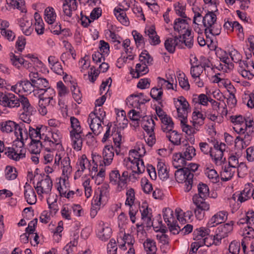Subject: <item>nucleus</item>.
<instances>
[{
    "label": "nucleus",
    "instance_id": "f257e3e1",
    "mask_svg": "<svg viewBox=\"0 0 254 254\" xmlns=\"http://www.w3.org/2000/svg\"><path fill=\"white\" fill-rule=\"evenodd\" d=\"M72 130L70 131V136L72 141V146L73 149L80 150L82 146L83 132L79 121L74 117H71L70 119Z\"/></svg>",
    "mask_w": 254,
    "mask_h": 254
},
{
    "label": "nucleus",
    "instance_id": "f03ea898",
    "mask_svg": "<svg viewBox=\"0 0 254 254\" xmlns=\"http://www.w3.org/2000/svg\"><path fill=\"white\" fill-rule=\"evenodd\" d=\"M139 60L141 64H137L136 65L135 71L136 73V76L131 71V74L133 75V77L134 78H139L140 76V74L144 75L149 71L147 65L152 64L153 58L149 54L147 51L144 50L140 54Z\"/></svg>",
    "mask_w": 254,
    "mask_h": 254
},
{
    "label": "nucleus",
    "instance_id": "7ed1b4c3",
    "mask_svg": "<svg viewBox=\"0 0 254 254\" xmlns=\"http://www.w3.org/2000/svg\"><path fill=\"white\" fill-rule=\"evenodd\" d=\"M176 181L179 183H185V190L189 192L192 187L193 174L188 168L178 169L175 173Z\"/></svg>",
    "mask_w": 254,
    "mask_h": 254
},
{
    "label": "nucleus",
    "instance_id": "20e7f679",
    "mask_svg": "<svg viewBox=\"0 0 254 254\" xmlns=\"http://www.w3.org/2000/svg\"><path fill=\"white\" fill-rule=\"evenodd\" d=\"M234 221H231L227 223L220 225L215 231V234L213 237V245L219 246L221 243V240L226 237H227L229 234L230 233L233 229Z\"/></svg>",
    "mask_w": 254,
    "mask_h": 254
},
{
    "label": "nucleus",
    "instance_id": "39448f33",
    "mask_svg": "<svg viewBox=\"0 0 254 254\" xmlns=\"http://www.w3.org/2000/svg\"><path fill=\"white\" fill-rule=\"evenodd\" d=\"M34 187L39 195L50 194L53 188V181L49 175H46Z\"/></svg>",
    "mask_w": 254,
    "mask_h": 254
},
{
    "label": "nucleus",
    "instance_id": "423d86ee",
    "mask_svg": "<svg viewBox=\"0 0 254 254\" xmlns=\"http://www.w3.org/2000/svg\"><path fill=\"white\" fill-rule=\"evenodd\" d=\"M174 103L177 109L178 117L182 119V123L185 122L188 117L190 105L183 96H180L177 101L174 99Z\"/></svg>",
    "mask_w": 254,
    "mask_h": 254
},
{
    "label": "nucleus",
    "instance_id": "0eeeda50",
    "mask_svg": "<svg viewBox=\"0 0 254 254\" xmlns=\"http://www.w3.org/2000/svg\"><path fill=\"white\" fill-rule=\"evenodd\" d=\"M102 119L98 116V113L94 111L91 113L88 118V122L90 123V127L93 133L98 135L102 130L101 122H103Z\"/></svg>",
    "mask_w": 254,
    "mask_h": 254
},
{
    "label": "nucleus",
    "instance_id": "6e6552de",
    "mask_svg": "<svg viewBox=\"0 0 254 254\" xmlns=\"http://www.w3.org/2000/svg\"><path fill=\"white\" fill-rule=\"evenodd\" d=\"M0 105L4 107L9 108L19 107L18 97L9 93H2L1 97H0Z\"/></svg>",
    "mask_w": 254,
    "mask_h": 254
},
{
    "label": "nucleus",
    "instance_id": "1a4fd4ad",
    "mask_svg": "<svg viewBox=\"0 0 254 254\" xmlns=\"http://www.w3.org/2000/svg\"><path fill=\"white\" fill-rule=\"evenodd\" d=\"M108 191L106 186L102 187L100 189L95 192L93 201L92 205L100 206L104 201H105L108 197Z\"/></svg>",
    "mask_w": 254,
    "mask_h": 254
},
{
    "label": "nucleus",
    "instance_id": "9d476101",
    "mask_svg": "<svg viewBox=\"0 0 254 254\" xmlns=\"http://www.w3.org/2000/svg\"><path fill=\"white\" fill-rule=\"evenodd\" d=\"M4 154L9 159L15 161H18L21 158L25 157L26 149H15L8 147L5 149Z\"/></svg>",
    "mask_w": 254,
    "mask_h": 254
},
{
    "label": "nucleus",
    "instance_id": "9b49d317",
    "mask_svg": "<svg viewBox=\"0 0 254 254\" xmlns=\"http://www.w3.org/2000/svg\"><path fill=\"white\" fill-rule=\"evenodd\" d=\"M24 190V197L27 202L30 205L35 204L37 202V196L31 186L26 183Z\"/></svg>",
    "mask_w": 254,
    "mask_h": 254
},
{
    "label": "nucleus",
    "instance_id": "f8f14e48",
    "mask_svg": "<svg viewBox=\"0 0 254 254\" xmlns=\"http://www.w3.org/2000/svg\"><path fill=\"white\" fill-rule=\"evenodd\" d=\"M227 219V212L221 211L214 215L209 220L207 226L208 228L213 227L222 223Z\"/></svg>",
    "mask_w": 254,
    "mask_h": 254
},
{
    "label": "nucleus",
    "instance_id": "ddd939ff",
    "mask_svg": "<svg viewBox=\"0 0 254 254\" xmlns=\"http://www.w3.org/2000/svg\"><path fill=\"white\" fill-rule=\"evenodd\" d=\"M210 25L204 27V33L206 38L210 39L211 42H212L213 40L211 39L210 35L213 36L219 35L221 31V25L217 21Z\"/></svg>",
    "mask_w": 254,
    "mask_h": 254
},
{
    "label": "nucleus",
    "instance_id": "4468645a",
    "mask_svg": "<svg viewBox=\"0 0 254 254\" xmlns=\"http://www.w3.org/2000/svg\"><path fill=\"white\" fill-rule=\"evenodd\" d=\"M100 229L98 231V237L102 241H106L109 239L112 235V229L106 225L103 222L99 223Z\"/></svg>",
    "mask_w": 254,
    "mask_h": 254
},
{
    "label": "nucleus",
    "instance_id": "2eb2a0df",
    "mask_svg": "<svg viewBox=\"0 0 254 254\" xmlns=\"http://www.w3.org/2000/svg\"><path fill=\"white\" fill-rule=\"evenodd\" d=\"M114 156V148L113 145H106L103 150V157L105 166H108L112 162Z\"/></svg>",
    "mask_w": 254,
    "mask_h": 254
},
{
    "label": "nucleus",
    "instance_id": "dca6fc26",
    "mask_svg": "<svg viewBox=\"0 0 254 254\" xmlns=\"http://www.w3.org/2000/svg\"><path fill=\"white\" fill-rule=\"evenodd\" d=\"M186 18H176L174 23V29L179 34H184L188 28L189 25Z\"/></svg>",
    "mask_w": 254,
    "mask_h": 254
},
{
    "label": "nucleus",
    "instance_id": "f3484780",
    "mask_svg": "<svg viewBox=\"0 0 254 254\" xmlns=\"http://www.w3.org/2000/svg\"><path fill=\"white\" fill-rule=\"evenodd\" d=\"M140 124L146 133H151L154 131L155 122L154 120L146 116L142 117Z\"/></svg>",
    "mask_w": 254,
    "mask_h": 254
},
{
    "label": "nucleus",
    "instance_id": "a211bd4d",
    "mask_svg": "<svg viewBox=\"0 0 254 254\" xmlns=\"http://www.w3.org/2000/svg\"><path fill=\"white\" fill-rule=\"evenodd\" d=\"M18 23L21 27L23 33L26 36L31 35L33 31V28L32 27V22L23 17L18 20Z\"/></svg>",
    "mask_w": 254,
    "mask_h": 254
},
{
    "label": "nucleus",
    "instance_id": "6ab92c4d",
    "mask_svg": "<svg viewBox=\"0 0 254 254\" xmlns=\"http://www.w3.org/2000/svg\"><path fill=\"white\" fill-rule=\"evenodd\" d=\"M12 90L18 89L20 91L22 90L25 92H31L33 91L34 85L33 84L28 80L20 81L17 83L16 85L12 86Z\"/></svg>",
    "mask_w": 254,
    "mask_h": 254
},
{
    "label": "nucleus",
    "instance_id": "aec40b11",
    "mask_svg": "<svg viewBox=\"0 0 254 254\" xmlns=\"http://www.w3.org/2000/svg\"><path fill=\"white\" fill-rule=\"evenodd\" d=\"M145 33L148 36L151 45L155 46L160 43V37L157 35L154 26H151L148 29H145Z\"/></svg>",
    "mask_w": 254,
    "mask_h": 254
},
{
    "label": "nucleus",
    "instance_id": "412c9836",
    "mask_svg": "<svg viewBox=\"0 0 254 254\" xmlns=\"http://www.w3.org/2000/svg\"><path fill=\"white\" fill-rule=\"evenodd\" d=\"M183 156L187 160H191L195 156V149L192 146L190 145L188 143L184 144L182 147Z\"/></svg>",
    "mask_w": 254,
    "mask_h": 254
},
{
    "label": "nucleus",
    "instance_id": "4be33fe9",
    "mask_svg": "<svg viewBox=\"0 0 254 254\" xmlns=\"http://www.w3.org/2000/svg\"><path fill=\"white\" fill-rule=\"evenodd\" d=\"M224 151H213V149H212L211 151H210V156L216 165H222L226 161L225 158L223 157Z\"/></svg>",
    "mask_w": 254,
    "mask_h": 254
},
{
    "label": "nucleus",
    "instance_id": "5701e85b",
    "mask_svg": "<svg viewBox=\"0 0 254 254\" xmlns=\"http://www.w3.org/2000/svg\"><path fill=\"white\" fill-rule=\"evenodd\" d=\"M18 102L19 105L20 104L22 105V108L24 111L28 114L35 112V109L31 105L27 98L23 96H19L18 97Z\"/></svg>",
    "mask_w": 254,
    "mask_h": 254
},
{
    "label": "nucleus",
    "instance_id": "b1692460",
    "mask_svg": "<svg viewBox=\"0 0 254 254\" xmlns=\"http://www.w3.org/2000/svg\"><path fill=\"white\" fill-rule=\"evenodd\" d=\"M191 29H187L185 33L182 34V40H179L182 43H184L189 49L191 48L193 44V36L191 35Z\"/></svg>",
    "mask_w": 254,
    "mask_h": 254
},
{
    "label": "nucleus",
    "instance_id": "393cba45",
    "mask_svg": "<svg viewBox=\"0 0 254 254\" xmlns=\"http://www.w3.org/2000/svg\"><path fill=\"white\" fill-rule=\"evenodd\" d=\"M205 199L204 198H200V197H197L196 195H193L192 197L193 202L197 208L205 211H208L209 210L210 205L205 201Z\"/></svg>",
    "mask_w": 254,
    "mask_h": 254
},
{
    "label": "nucleus",
    "instance_id": "a878e982",
    "mask_svg": "<svg viewBox=\"0 0 254 254\" xmlns=\"http://www.w3.org/2000/svg\"><path fill=\"white\" fill-rule=\"evenodd\" d=\"M166 137L175 145H179L181 144V134L174 130L166 132Z\"/></svg>",
    "mask_w": 254,
    "mask_h": 254
},
{
    "label": "nucleus",
    "instance_id": "bb28decb",
    "mask_svg": "<svg viewBox=\"0 0 254 254\" xmlns=\"http://www.w3.org/2000/svg\"><path fill=\"white\" fill-rule=\"evenodd\" d=\"M210 230L208 228L200 227L195 229L193 232L194 240L199 241H202V239H205V237L209 235Z\"/></svg>",
    "mask_w": 254,
    "mask_h": 254
},
{
    "label": "nucleus",
    "instance_id": "cd10ccee",
    "mask_svg": "<svg viewBox=\"0 0 254 254\" xmlns=\"http://www.w3.org/2000/svg\"><path fill=\"white\" fill-rule=\"evenodd\" d=\"M221 173V180L223 181H228L230 180L234 176L236 172V169L232 168L230 166H225L222 168Z\"/></svg>",
    "mask_w": 254,
    "mask_h": 254
},
{
    "label": "nucleus",
    "instance_id": "c85d7f7f",
    "mask_svg": "<svg viewBox=\"0 0 254 254\" xmlns=\"http://www.w3.org/2000/svg\"><path fill=\"white\" fill-rule=\"evenodd\" d=\"M114 14L118 20L125 25H127L129 24L128 19L125 10L121 8H115L114 9Z\"/></svg>",
    "mask_w": 254,
    "mask_h": 254
},
{
    "label": "nucleus",
    "instance_id": "c756f323",
    "mask_svg": "<svg viewBox=\"0 0 254 254\" xmlns=\"http://www.w3.org/2000/svg\"><path fill=\"white\" fill-rule=\"evenodd\" d=\"M162 123L161 129L164 132H168L174 127V124L172 118L167 116L161 120Z\"/></svg>",
    "mask_w": 254,
    "mask_h": 254
},
{
    "label": "nucleus",
    "instance_id": "7c9ffc66",
    "mask_svg": "<svg viewBox=\"0 0 254 254\" xmlns=\"http://www.w3.org/2000/svg\"><path fill=\"white\" fill-rule=\"evenodd\" d=\"M40 129L41 128L38 127H37L36 128H34L32 127H29V136L31 139V142L34 143H40V139L41 138Z\"/></svg>",
    "mask_w": 254,
    "mask_h": 254
},
{
    "label": "nucleus",
    "instance_id": "2f4dec72",
    "mask_svg": "<svg viewBox=\"0 0 254 254\" xmlns=\"http://www.w3.org/2000/svg\"><path fill=\"white\" fill-rule=\"evenodd\" d=\"M197 190L198 194L194 195L200 198H206L209 195V189L206 184L199 183L197 185Z\"/></svg>",
    "mask_w": 254,
    "mask_h": 254
},
{
    "label": "nucleus",
    "instance_id": "473e14b6",
    "mask_svg": "<svg viewBox=\"0 0 254 254\" xmlns=\"http://www.w3.org/2000/svg\"><path fill=\"white\" fill-rule=\"evenodd\" d=\"M44 93H41L39 95V98L47 99L49 102L51 103V105L53 106L55 102H53V98L56 95V92L54 89L48 87L44 90Z\"/></svg>",
    "mask_w": 254,
    "mask_h": 254
},
{
    "label": "nucleus",
    "instance_id": "72a5a7b5",
    "mask_svg": "<svg viewBox=\"0 0 254 254\" xmlns=\"http://www.w3.org/2000/svg\"><path fill=\"white\" fill-rule=\"evenodd\" d=\"M158 176L161 180L164 181L169 178V172L165 164L162 162H158L157 166Z\"/></svg>",
    "mask_w": 254,
    "mask_h": 254
},
{
    "label": "nucleus",
    "instance_id": "f704fd0d",
    "mask_svg": "<svg viewBox=\"0 0 254 254\" xmlns=\"http://www.w3.org/2000/svg\"><path fill=\"white\" fill-rule=\"evenodd\" d=\"M202 21L204 27L209 26V24L217 21L216 15L213 11H208L204 16L202 17Z\"/></svg>",
    "mask_w": 254,
    "mask_h": 254
},
{
    "label": "nucleus",
    "instance_id": "c9c22d12",
    "mask_svg": "<svg viewBox=\"0 0 254 254\" xmlns=\"http://www.w3.org/2000/svg\"><path fill=\"white\" fill-rule=\"evenodd\" d=\"M146 254H153L157 251L156 243L154 240L147 239L143 243Z\"/></svg>",
    "mask_w": 254,
    "mask_h": 254
},
{
    "label": "nucleus",
    "instance_id": "e433bc0d",
    "mask_svg": "<svg viewBox=\"0 0 254 254\" xmlns=\"http://www.w3.org/2000/svg\"><path fill=\"white\" fill-rule=\"evenodd\" d=\"M163 216L165 222L167 225L176 222L174 216L173 211L170 208H165L163 210Z\"/></svg>",
    "mask_w": 254,
    "mask_h": 254
},
{
    "label": "nucleus",
    "instance_id": "4c0bfd02",
    "mask_svg": "<svg viewBox=\"0 0 254 254\" xmlns=\"http://www.w3.org/2000/svg\"><path fill=\"white\" fill-rule=\"evenodd\" d=\"M15 127L16 123L12 121H7L0 123V129L3 132H11Z\"/></svg>",
    "mask_w": 254,
    "mask_h": 254
},
{
    "label": "nucleus",
    "instance_id": "58836bf2",
    "mask_svg": "<svg viewBox=\"0 0 254 254\" xmlns=\"http://www.w3.org/2000/svg\"><path fill=\"white\" fill-rule=\"evenodd\" d=\"M89 163L85 155H82L81 158L77 162V170L76 172V175L80 176L85 169V165Z\"/></svg>",
    "mask_w": 254,
    "mask_h": 254
},
{
    "label": "nucleus",
    "instance_id": "ea45409f",
    "mask_svg": "<svg viewBox=\"0 0 254 254\" xmlns=\"http://www.w3.org/2000/svg\"><path fill=\"white\" fill-rule=\"evenodd\" d=\"M50 104L51 105V103L47 99L39 98L38 110L40 114L42 116L46 115L48 112L47 107Z\"/></svg>",
    "mask_w": 254,
    "mask_h": 254
},
{
    "label": "nucleus",
    "instance_id": "a19ab883",
    "mask_svg": "<svg viewBox=\"0 0 254 254\" xmlns=\"http://www.w3.org/2000/svg\"><path fill=\"white\" fill-rule=\"evenodd\" d=\"M191 65L190 67V74L193 79L198 78L200 79V76L203 71V66L201 64L193 65L190 63Z\"/></svg>",
    "mask_w": 254,
    "mask_h": 254
},
{
    "label": "nucleus",
    "instance_id": "79ce46f5",
    "mask_svg": "<svg viewBox=\"0 0 254 254\" xmlns=\"http://www.w3.org/2000/svg\"><path fill=\"white\" fill-rule=\"evenodd\" d=\"M45 19L47 23L52 24L55 22L56 14L53 7H47L45 10Z\"/></svg>",
    "mask_w": 254,
    "mask_h": 254
},
{
    "label": "nucleus",
    "instance_id": "37998d69",
    "mask_svg": "<svg viewBox=\"0 0 254 254\" xmlns=\"http://www.w3.org/2000/svg\"><path fill=\"white\" fill-rule=\"evenodd\" d=\"M252 193L253 190L250 189L249 185L248 186H246L243 191L239 195L238 199L241 202H244L252 196Z\"/></svg>",
    "mask_w": 254,
    "mask_h": 254
},
{
    "label": "nucleus",
    "instance_id": "c03bdc74",
    "mask_svg": "<svg viewBox=\"0 0 254 254\" xmlns=\"http://www.w3.org/2000/svg\"><path fill=\"white\" fill-rule=\"evenodd\" d=\"M34 88H36L40 91H43L45 88L49 87V82L46 78L40 77L39 79H37L34 82Z\"/></svg>",
    "mask_w": 254,
    "mask_h": 254
},
{
    "label": "nucleus",
    "instance_id": "a18cd8bd",
    "mask_svg": "<svg viewBox=\"0 0 254 254\" xmlns=\"http://www.w3.org/2000/svg\"><path fill=\"white\" fill-rule=\"evenodd\" d=\"M47 202L50 210V214L55 215L59 209L57 204V195H56L54 200H51V196H49L47 199Z\"/></svg>",
    "mask_w": 254,
    "mask_h": 254
},
{
    "label": "nucleus",
    "instance_id": "49530a36",
    "mask_svg": "<svg viewBox=\"0 0 254 254\" xmlns=\"http://www.w3.org/2000/svg\"><path fill=\"white\" fill-rule=\"evenodd\" d=\"M24 134L25 137H23V139H21L19 137H16V139L13 141L12 147L11 148H13L15 149H25L24 148V140H27L28 138V133L27 130H24Z\"/></svg>",
    "mask_w": 254,
    "mask_h": 254
},
{
    "label": "nucleus",
    "instance_id": "de8ad7c7",
    "mask_svg": "<svg viewBox=\"0 0 254 254\" xmlns=\"http://www.w3.org/2000/svg\"><path fill=\"white\" fill-rule=\"evenodd\" d=\"M176 213L177 214L178 220L181 222H183V220H186L187 218L190 219L192 216V212L191 211H187L186 212H183L180 208L176 209Z\"/></svg>",
    "mask_w": 254,
    "mask_h": 254
},
{
    "label": "nucleus",
    "instance_id": "09e8293b",
    "mask_svg": "<svg viewBox=\"0 0 254 254\" xmlns=\"http://www.w3.org/2000/svg\"><path fill=\"white\" fill-rule=\"evenodd\" d=\"M207 240H208L207 238H205V239H202V241H196V242L192 243L191 244L190 249V252H192V253H196V252H197V250L198 249V248L199 247L202 246L203 245H205L207 246V247L210 246L211 245V243H209V244H207L206 243Z\"/></svg>",
    "mask_w": 254,
    "mask_h": 254
},
{
    "label": "nucleus",
    "instance_id": "8fccbe9b",
    "mask_svg": "<svg viewBox=\"0 0 254 254\" xmlns=\"http://www.w3.org/2000/svg\"><path fill=\"white\" fill-rule=\"evenodd\" d=\"M62 180V184L61 182L59 183L60 185L57 188V190L59 192L60 195L61 196H63L65 194L66 192L69 190V184L66 181H68V179H65V178H61Z\"/></svg>",
    "mask_w": 254,
    "mask_h": 254
},
{
    "label": "nucleus",
    "instance_id": "3c124183",
    "mask_svg": "<svg viewBox=\"0 0 254 254\" xmlns=\"http://www.w3.org/2000/svg\"><path fill=\"white\" fill-rule=\"evenodd\" d=\"M123 241H124V243L120 245L119 247L124 249V250L127 249L126 247L124 248L126 246V244H127L128 247H130L132 246L134 243V240L133 239V237L128 234L125 233Z\"/></svg>",
    "mask_w": 254,
    "mask_h": 254
},
{
    "label": "nucleus",
    "instance_id": "603ef678",
    "mask_svg": "<svg viewBox=\"0 0 254 254\" xmlns=\"http://www.w3.org/2000/svg\"><path fill=\"white\" fill-rule=\"evenodd\" d=\"M126 195L127 199L125 204L131 207L133 204L135 199V193L134 190L132 188H130L127 190Z\"/></svg>",
    "mask_w": 254,
    "mask_h": 254
},
{
    "label": "nucleus",
    "instance_id": "864d4df0",
    "mask_svg": "<svg viewBox=\"0 0 254 254\" xmlns=\"http://www.w3.org/2000/svg\"><path fill=\"white\" fill-rule=\"evenodd\" d=\"M247 217L248 219V226L249 231L246 233L250 234V231H254V212L249 211L247 213Z\"/></svg>",
    "mask_w": 254,
    "mask_h": 254
},
{
    "label": "nucleus",
    "instance_id": "5fc2aeb1",
    "mask_svg": "<svg viewBox=\"0 0 254 254\" xmlns=\"http://www.w3.org/2000/svg\"><path fill=\"white\" fill-rule=\"evenodd\" d=\"M11 5L19 9L22 12H26V10L24 7L25 2L24 0H6Z\"/></svg>",
    "mask_w": 254,
    "mask_h": 254
},
{
    "label": "nucleus",
    "instance_id": "6e6d98bb",
    "mask_svg": "<svg viewBox=\"0 0 254 254\" xmlns=\"http://www.w3.org/2000/svg\"><path fill=\"white\" fill-rule=\"evenodd\" d=\"M10 58L12 64L18 68H19L21 65H22V64H23V57H19L17 56H15L13 53H11L10 54Z\"/></svg>",
    "mask_w": 254,
    "mask_h": 254
},
{
    "label": "nucleus",
    "instance_id": "4d7b16f0",
    "mask_svg": "<svg viewBox=\"0 0 254 254\" xmlns=\"http://www.w3.org/2000/svg\"><path fill=\"white\" fill-rule=\"evenodd\" d=\"M164 46L166 50L169 53L173 54L175 51L176 46H177V45H175L173 38H168L165 41Z\"/></svg>",
    "mask_w": 254,
    "mask_h": 254
},
{
    "label": "nucleus",
    "instance_id": "13d9d810",
    "mask_svg": "<svg viewBox=\"0 0 254 254\" xmlns=\"http://www.w3.org/2000/svg\"><path fill=\"white\" fill-rule=\"evenodd\" d=\"M150 94L151 97L156 101L161 100L163 95L162 89V88H152L151 90Z\"/></svg>",
    "mask_w": 254,
    "mask_h": 254
},
{
    "label": "nucleus",
    "instance_id": "bf43d9fd",
    "mask_svg": "<svg viewBox=\"0 0 254 254\" xmlns=\"http://www.w3.org/2000/svg\"><path fill=\"white\" fill-rule=\"evenodd\" d=\"M129 115L130 119L134 121H135L136 123L134 124L135 126L138 127L139 126V123L140 122V118L142 119L141 116L140 115L139 112L136 111L135 110H131L129 112Z\"/></svg>",
    "mask_w": 254,
    "mask_h": 254
},
{
    "label": "nucleus",
    "instance_id": "052dcab7",
    "mask_svg": "<svg viewBox=\"0 0 254 254\" xmlns=\"http://www.w3.org/2000/svg\"><path fill=\"white\" fill-rule=\"evenodd\" d=\"M133 164H135L137 168V172L136 173L138 174H141L145 171V166L144 162L142 159H140L134 157V159L131 162Z\"/></svg>",
    "mask_w": 254,
    "mask_h": 254
},
{
    "label": "nucleus",
    "instance_id": "680f3d73",
    "mask_svg": "<svg viewBox=\"0 0 254 254\" xmlns=\"http://www.w3.org/2000/svg\"><path fill=\"white\" fill-rule=\"evenodd\" d=\"M120 178V174L119 171L117 170H113L110 173V182L114 184H118V190L120 189L119 187V181Z\"/></svg>",
    "mask_w": 254,
    "mask_h": 254
},
{
    "label": "nucleus",
    "instance_id": "e2e57ef3",
    "mask_svg": "<svg viewBox=\"0 0 254 254\" xmlns=\"http://www.w3.org/2000/svg\"><path fill=\"white\" fill-rule=\"evenodd\" d=\"M236 170L239 178H244L248 174V168L243 162H241Z\"/></svg>",
    "mask_w": 254,
    "mask_h": 254
},
{
    "label": "nucleus",
    "instance_id": "0e129e2a",
    "mask_svg": "<svg viewBox=\"0 0 254 254\" xmlns=\"http://www.w3.org/2000/svg\"><path fill=\"white\" fill-rule=\"evenodd\" d=\"M174 7L176 13L178 15L182 17L183 18H188L190 20V18L187 17V15L185 13V6L178 2L177 4L175 5Z\"/></svg>",
    "mask_w": 254,
    "mask_h": 254
},
{
    "label": "nucleus",
    "instance_id": "69168bd1",
    "mask_svg": "<svg viewBox=\"0 0 254 254\" xmlns=\"http://www.w3.org/2000/svg\"><path fill=\"white\" fill-rule=\"evenodd\" d=\"M229 55L231 57V60L235 63H239L242 59V56L238 51L234 48L229 50Z\"/></svg>",
    "mask_w": 254,
    "mask_h": 254
},
{
    "label": "nucleus",
    "instance_id": "338daca9",
    "mask_svg": "<svg viewBox=\"0 0 254 254\" xmlns=\"http://www.w3.org/2000/svg\"><path fill=\"white\" fill-rule=\"evenodd\" d=\"M5 178L8 180H14L17 177L16 170L14 168L10 166H7Z\"/></svg>",
    "mask_w": 254,
    "mask_h": 254
},
{
    "label": "nucleus",
    "instance_id": "774afa93",
    "mask_svg": "<svg viewBox=\"0 0 254 254\" xmlns=\"http://www.w3.org/2000/svg\"><path fill=\"white\" fill-rule=\"evenodd\" d=\"M240 250V244L239 242L234 241L232 242L229 247V251L232 254H239Z\"/></svg>",
    "mask_w": 254,
    "mask_h": 254
}]
</instances>
